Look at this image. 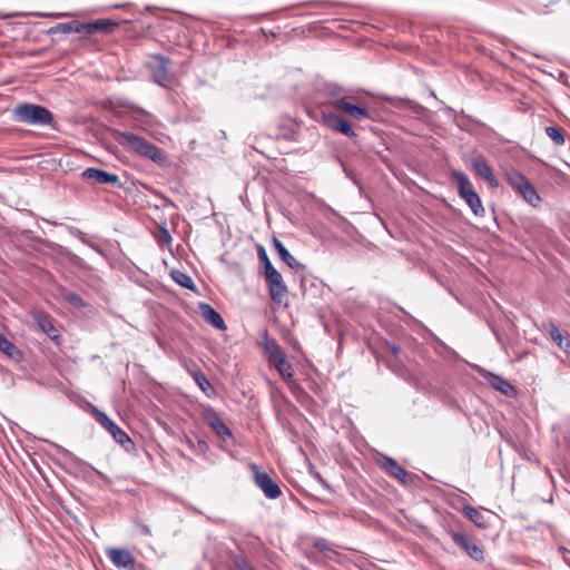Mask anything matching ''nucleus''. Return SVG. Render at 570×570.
I'll use <instances>...</instances> for the list:
<instances>
[{"mask_svg":"<svg viewBox=\"0 0 570 570\" xmlns=\"http://www.w3.org/2000/svg\"><path fill=\"white\" fill-rule=\"evenodd\" d=\"M328 106L335 111H343L356 120L370 119V110L350 101L344 89L336 85H327L324 92Z\"/></svg>","mask_w":570,"mask_h":570,"instance_id":"nucleus-1","label":"nucleus"},{"mask_svg":"<svg viewBox=\"0 0 570 570\" xmlns=\"http://www.w3.org/2000/svg\"><path fill=\"white\" fill-rule=\"evenodd\" d=\"M259 345L267 355L268 363L276 368L284 381L289 382L294 376L293 365L287 361L276 340L269 337L266 330L262 334V342Z\"/></svg>","mask_w":570,"mask_h":570,"instance_id":"nucleus-2","label":"nucleus"},{"mask_svg":"<svg viewBox=\"0 0 570 570\" xmlns=\"http://www.w3.org/2000/svg\"><path fill=\"white\" fill-rule=\"evenodd\" d=\"M13 120L32 126H49L53 121L52 112L43 106L22 102L13 107L11 111Z\"/></svg>","mask_w":570,"mask_h":570,"instance_id":"nucleus-3","label":"nucleus"},{"mask_svg":"<svg viewBox=\"0 0 570 570\" xmlns=\"http://www.w3.org/2000/svg\"><path fill=\"white\" fill-rule=\"evenodd\" d=\"M452 177L458 183L460 197L466 203L475 216L483 217L485 214L484 207L481 198L473 189L469 177L462 171H453Z\"/></svg>","mask_w":570,"mask_h":570,"instance_id":"nucleus-4","label":"nucleus"},{"mask_svg":"<svg viewBox=\"0 0 570 570\" xmlns=\"http://www.w3.org/2000/svg\"><path fill=\"white\" fill-rule=\"evenodd\" d=\"M151 79L165 89H171L176 83V77L170 71V60L161 55H155L153 61L148 62Z\"/></svg>","mask_w":570,"mask_h":570,"instance_id":"nucleus-5","label":"nucleus"},{"mask_svg":"<svg viewBox=\"0 0 570 570\" xmlns=\"http://www.w3.org/2000/svg\"><path fill=\"white\" fill-rule=\"evenodd\" d=\"M320 111L321 122L328 129L337 131L350 138L356 137V132L353 130L352 126L344 118L337 115V111H335L332 106H328L327 99L322 102Z\"/></svg>","mask_w":570,"mask_h":570,"instance_id":"nucleus-6","label":"nucleus"},{"mask_svg":"<svg viewBox=\"0 0 570 570\" xmlns=\"http://www.w3.org/2000/svg\"><path fill=\"white\" fill-rule=\"evenodd\" d=\"M91 413L97 422L112 435L116 442L125 446L126 450L129 449V445H132V441L128 434L121 430L105 412L94 406Z\"/></svg>","mask_w":570,"mask_h":570,"instance_id":"nucleus-7","label":"nucleus"},{"mask_svg":"<svg viewBox=\"0 0 570 570\" xmlns=\"http://www.w3.org/2000/svg\"><path fill=\"white\" fill-rule=\"evenodd\" d=\"M267 284L271 299L276 304H285L287 298V286L283 281L282 274L274 269L271 273L264 275Z\"/></svg>","mask_w":570,"mask_h":570,"instance_id":"nucleus-8","label":"nucleus"},{"mask_svg":"<svg viewBox=\"0 0 570 570\" xmlns=\"http://www.w3.org/2000/svg\"><path fill=\"white\" fill-rule=\"evenodd\" d=\"M254 478L256 485L264 492L268 499H277L281 497L282 491L279 485L266 472L258 470L256 465L253 466Z\"/></svg>","mask_w":570,"mask_h":570,"instance_id":"nucleus-9","label":"nucleus"},{"mask_svg":"<svg viewBox=\"0 0 570 570\" xmlns=\"http://www.w3.org/2000/svg\"><path fill=\"white\" fill-rule=\"evenodd\" d=\"M453 542L460 547L465 553L473 559L474 561H483L484 552L483 549L478 546L473 540H471L468 535L462 532H451L450 533Z\"/></svg>","mask_w":570,"mask_h":570,"instance_id":"nucleus-10","label":"nucleus"},{"mask_svg":"<svg viewBox=\"0 0 570 570\" xmlns=\"http://www.w3.org/2000/svg\"><path fill=\"white\" fill-rule=\"evenodd\" d=\"M33 320L37 323L38 328L45 333L56 344L60 343V332L55 325L53 318L43 312H36Z\"/></svg>","mask_w":570,"mask_h":570,"instance_id":"nucleus-11","label":"nucleus"},{"mask_svg":"<svg viewBox=\"0 0 570 570\" xmlns=\"http://www.w3.org/2000/svg\"><path fill=\"white\" fill-rule=\"evenodd\" d=\"M384 100L393 108L399 109L400 111H411L416 117H422L428 111V109L420 105L419 102L411 100L409 98L401 97H385Z\"/></svg>","mask_w":570,"mask_h":570,"instance_id":"nucleus-12","label":"nucleus"},{"mask_svg":"<svg viewBox=\"0 0 570 570\" xmlns=\"http://www.w3.org/2000/svg\"><path fill=\"white\" fill-rule=\"evenodd\" d=\"M204 419L206 423L209 425V428L224 441H227L228 439H233L232 431L222 421L218 413L209 409L205 412Z\"/></svg>","mask_w":570,"mask_h":570,"instance_id":"nucleus-13","label":"nucleus"},{"mask_svg":"<svg viewBox=\"0 0 570 570\" xmlns=\"http://www.w3.org/2000/svg\"><path fill=\"white\" fill-rule=\"evenodd\" d=\"M381 469H383L390 476H393L406 484L410 482V473L403 469L394 459L383 455L379 461Z\"/></svg>","mask_w":570,"mask_h":570,"instance_id":"nucleus-14","label":"nucleus"},{"mask_svg":"<svg viewBox=\"0 0 570 570\" xmlns=\"http://www.w3.org/2000/svg\"><path fill=\"white\" fill-rule=\"evenodd\" d=\"M106 554L112 564L118 569H134L135 560L131 553L126 549L109 548Z\"/></svg>","mask_w":570,"mask_h":570,"instance_id":"nucleus-15","label":"nucleus"},{"mask_svg":"<svg viewBox=\"0 0 570 570\" xmlns=\"http://www.w3.org/2000/svg\"><path fill=\"white\" fill-rule=\"evenodd\" d=\"M82 177L87 180H92L99 185L118 184L119 177L115 174L105 171L98 168H87L82 173Z\"/></svg>","mask_w":570,"mask_h":570,"instance_id":"nucleus-16","label":"nucleus"},{"mask_svg":"<svg viewBox=\"0 0 570 570\" xmlns=\"http://www.w3.org/2000/svg\"><path fill=\"white\" fill-rule=\"evenodd\" d=\"M202 317L213 327L224 331L226 324L220 314L208 303H199L198 305Z\"/></svg>","mask_w":570,"mask_h":570,"instance_id":"nucleus-17","label":"nucleus"},{"mask_svg":"<svg viewBox=\"0 0 570 570\" xmlns=\"http://www.w3.org/2000/svg\"><path fill=\"white\" fill-rule=\"evenodd\" d=\"M273 247L279 258L292 269L304 271L306 266L299 263L285 247V245L276 237L273 238Z\"/></svg>","mask_w":570,"mask_h":570,"instance_id":"nucleus-18","label":"nucleus"},{"mask_svg":"<svg viewBox=\"0 0 570 570\" xmlns=\"http://www.w3.org/2000/svg\"><path fill=\"white\" fill-rule=\"evenodd\" d=\"M117 141L138 154H142V138L132 132H119Z\"/></svg>","mask_w":570,"mask_h":570,"instance_id":"nucleus-19","label":"nucleus"},{"mask_svg":"<svg viewBox=\"0 0 570 570\" xmlns=\"http://www.w3.org/2000/svg\"><path fill=\"white\" fill-rule=\"evenodd\" d=\"M145 158H149L150 160H153L155 164L159 165V166H165L168 164V158H167V155L166 153L160 149L159 147L150 144V142H147L145 140Z\"/></svg>","mask_w":570,"mask_h":570,"instance_id":"nucleus-20","label":"nucleus"},{"mask_svg":"<svg viewBox=\"0 0 570 570\" xmlns=\"http://www.w3.org/2000/svg\"><path fill=\"white\" fill-rule=\"evenodd\" d=\"M0 352L14 362L22 360V352L7 337L0 334Z\"/></svg>","mask_w":570,"mask_h":570,"instance_id":"nucleus-21","label":"nucleus"},{"mask_svg":"<svg viewBox=\"0 0 570 570\" xmlns=\"http://www.w3.org/2000/svg\"><path fill=\"white\" fill-rule=\"evenodd\" d=\"M529 205L537 207L541 198L530 180L515 190Z\"/></svg>","mask_w":570,"mask_h":570,"instance_id":"nucleus-22","label":"nucleus"},{"mask_svg":"<svg viewBox=\"0 0 570 570\" xmlns=\"http://www.w3.org/2000/svg\"><path fill=\"white\" fill-rule=\"evenodd\" d=\"M489 382L494 390L501 392L505 396H513L517 393L513 385L500 375L492 374Z\"/></svg>","mask_w":570,"mask_h":570,"instance_id":"nucleus-23","label":"nucleus"},{"mask_svg":"<svg viewBox=\"0 0 570 570\" xmlns=\"http://www.w3.org/2000/svg\"><path fill=\"white\" fill-rule=\"evenodd\" d=\"M470 164L471 168L478 176L482 177L483 179L489 178L492 169L490 168L483 156L473 157Z\"/></svg>","mask_w":570,"mask_h":570,"instance_id":"nucleus-24","label":"nucleus"},{"mask_svg":"<svg viewBox=\"0 0 570 570\" xmlns=\"http://www.w3.org/2000/svg\"><path fill=\"white\" fill-rule=\"evenodd\" d=\"M549 335L567 355H570V340L564 337L556 325L550 326Z\"/></svg>","mask_w":570,"mask_h":570,"instance_id":"nucleus-25","label":"nucleus"},{"mask_svg":"<svg viewBox=\"0 0 570 570\" xmlns=\"http://www.w3.org/2000/svg\"><path fill=\"white\" fill-rule=\"evenodd\" d=\"M464 515L479 528H487L488 522L484 515L473 507L466 505L463 508Z\"/></svg>","mask_w":570,"mask_h":570,"instance_id":"nucleus-26","label":"nucleus"},{"mask_svg":"<svg viewBox=\"0 0 570 570\" xmlns=\"http://www.w3.org/2000/svg\"><path fill=\"white\" fill-rule=\"evenodd\" d=\"M505 180L514 190L529 181V179L521 171L515 169H511L505 173Z\"/></svg>","mask_w":570,"mask_h":570,"instance_id":"nucleus-27","label":"nucleus"},{"mask_svg":"<svg viewBox=\"0 0 570 570\" xmlns=\"http://www.w3.org/2000/svg\"><path fill=\"white\" fill-rule=\"evenodd\" d=\"M118 24L111 20L99 19L90 22L91 32H111Z\"/></svg>","mask_w":570,"mask_h":570,"instance_id":"nucleus-28","label":"nucleus"},{"mask_svg":"<svg viewBox=\"0 0 570 570\" xmlns=\"http://www.w3.org/2000/svg\"><path fill=\"white\" fill-rule=\"evenodd\" d=\"M59 293H60V296L70 305H72L75 307H83L85 306L83 299L77 293H75L68 288H65V287H61Z\"/></svg>","mask_w":570,"mask_h":570,"instance_id":"nucleus-29","label":"nucleus"},{"mask_svg":"<svg viewBox=\"0 0 570 570\" xmlns=\"http://www.w3.org/2000/svg\"><path fill=\"white\" fill-rule=\"evenodd\" d=\"M171 276H173V279L177 284H179L181 287L187 288V289H194L195 288L194 281L186 273H183L180 271H174L171 273Z\"/></svg>","mask_w":570,"mask_h":570,"instance_id":"nucleus-30","label":"nucleus"},{"mask_svg":"<svg viewBox=\"0 0 570 570\" xmlns=\"http://www.w3.org/2000/svg\"><path fill=\"white\" fill-rule=\"evenodd\" d=\"M546 134L557 146H562L566 141L563 131L560 127L548 126L546 127Z\"/></svg>","mask_w":570,"mask_h":570,"instance_id":"nucleus-31","label":"nucleus"},{"mask_svg":"<svg viewBox=\"0 0 570 570\" xmlns=\"http://www.w3.org/2000/svg\"><path fill=\"white\" fill-rule=\"evenodd\" d=\"M158 230L155 234L157 242L159 245L169 244L173 240V237L166 227V220H161V224H157Z\"/></svg>","mask_w":570,"mask_h":570,"instance_id":"nucleus-32","label":"nucleus"},{"mask_svg":"<svg viewBox=\"0 0 570 570\" xmlns=\"http://www.w3.org/2000/svg\"><path fill=\"white\" fill-rule=\"evenodd\" d=\"M257 256H258V259H259V262L262 263V265L264 267V275L267 274V273H271L274 269H276L273 266V264H272V262H271V259H269V257H268L264 246L259 245L257 247Z\"/></svg>","mask_w":570,"mask_h":570,"instance_id":"nucleus-33","label":"nucleus"},{"mask_svg":"<svg viewBox=\"0 0 570 570\" xmlns=\"http://www.w3.org/2000/svg\"><path fill=\"white\" fill-rule=\"evenodd\" d=\"M191 376L203 392H206L207 389L212 387L210 382L202 371L197 370L191 372Z\"/></svg>","mask_w":570,"mask_h":570,"instance_id":"nucleus-34","label":"nucleus"},{"mask_svg":"<svg viewBox=\"0 0 570 570\" xmlns=\"http://www.w3.org/2000/svg\"><path fill=\"white\" fill-rule=\"evenodd\" d=\"M58 32L63 33V35H69L71 32H73V21L58 23L57 26L49 29V33H58Z\"/></svg>","mask_w":570,"mask_h":570,"instance_id":"nucleus-35","label":"nucleus"},{"mask_svg":"<svg viewBox=\"0 0 570 570\" xmlns=\"http://www.w3.org/2000/svg\"><path fill=\"white\" fill-rule=\"evenodd\" d=\"M232 562L237 570H249L253 567L243 556H233Z\"/></svg>","mask_w":570,"mask_h":570,"instance_id":"nucleus-36","label":"nucleus"},{"mask_svg":"<svg viewBox=\"0 0 570 570\" xmlns=\"http://www.w3.org/2000/svg\"><path fill=\"white\" fill-rule=\"evenodd\" d=\"M73 32L85 35V36L92 35L91 28H90V22L73 21Z\"/></svg>","mask_w":570,"mask_h":570,"instance_id":"nucleus-37","label":"nucleus"},{"mask_svg":"<svg viewBox=\"0 0 570 570\" xmlns=\"http://www.w3.org/2000/svg\"><path fill=\"white\" fill-rule=\"evenodd\" d=\"M308 472L309 474L320 482V484L326 489L327 491H331V485L328 484V482L322 476V474L315 470V468L313 465L309 466L308 469Z\"/></svg>","mask_w":570,"mask_h":570,"instance_id":"nucleus-38","label":"nucleus"},{"mask_svg":"<svg viewBox=\"0 0 570 570\" xmlns=\"http://www.w3.org/2000/svg\"><path fill=\"white\" fill-rule=\"evenodd\" d=\"M150 212L158 213L159 205H151L149 202L145 200V216H148L149 218L156 220V217H154ZM157 218L159 217L157 216Z\"/></svg>","mask_w":570,"mask_h":570,"instance_id":"nucleus-39","label":"nucleus"},{"mask_svg":"<svg viewBox=\"0 0 570 570\" xmlns=\"http://www.w3.org/2000/svg\"><path fill=\"white\" fill-rule=\"evenodd\" d=\"M197 448L199 452L205 453L208 450V444L205 440L198 439Z\"/></svg>","mask_w":570,"mask_h":570,"instance_id":"nucleus-40","label":"nucleus"},{"mask_svg":"<svg viewBox=\"0 0 570 570\" xmlns=\"http://www.w3.org/2000/svg\"><path fill=\"white\" fill-rule=\"evenodd\" d=\"M484 179L490 184L491 187H494V188L499 187V181L492 171L490 173L489 178H484Z\"/></svg>","mask_w":570,"mask_h":570,"instance_id":"nucleus-41","label":"nucleus"},{"mask_svg":"<svg viewBox=\"0 0 570 570\" xmlns=\"http://www.w3.org/2000/svg\"><path fill=\"white\" fill-rule=\"evenodd\" d=\"M315 548L318 549L320 551H323L326 549V541L323 540V539H320L315 542Z\"/></svg>","mask_w":570,"mask_h":570,"instance_id":"nucleus-42","label":"nucleus"},{"mask_svg":"<svg viewBox=\"0 0 570 570\" xmlns=\"http://www.w3.org/2000/svg\"><path fill=\"white\" fill-rule=\"evenodd\" d=\"M343 170L347 178L352 179L354 183H356L353 173L341 161Z\"/></svg>","mask_w":570,"mask_h":570,"instance_id":"nucleus-43","label":"nucleus"},{"mask_svg":"<svg viewBox=\"0 0 570 570\" xmlns=\"http://www.w3.org/2000/svg\"><path fill=\"white\" fill-rule=\"evenodd\" d=\"M78 234L82 235L81 232L78 230ZM81 238V242L83 244H87L89 245L91 248L96 249L97 252H99L98 247L96 245H94L92 243L88 242L83 236L80 237Z\"/></svg>","mask_w":570,"mask_h":570,"instance_id":"nucleus-44","label":"nucleus"},{"mask_svg":"<svg viewBox=\"0 0 570 570\" xmlns=\"http://www.w3.org/2000/svg\"><path fill=\"white\" fill-rule=\"evenodd\" d=\"M389 347H390V351L392 352L393 355L396 356L399 354L400 347L397 345L392 344V345H389Z\"/></svg>","mask_w":570,"mask_h":570,"instance_id":"nucleus-45","label":"nucleus"},{"mask_svg":"<svg viewBox=\"0 0 570 570\" xmlns=\"http://www.w3.org/2000/svg\"><path fill=\"white\" fill-rule=\"evenodd\" d=\"M492 331H493V333H494V335H495L497 340H498V341H500V334H499L494 328H492Z\"/></svg>","mask_w":570,"mask_h":570,"instance_id":"nucleus-46","label":"nucleus"},{"mask_svg":"<svg viewBox=\"0 0 570 570\" xmlns=\"http://www.w3.org/2000/svg\"><path fill=\"white\" fill-rule=\"evenodd\" d=\"M445 111L449 114L454 112L453 108H451V107H445Z\"/></svg>","mask_w":570,"mask_h":570,"instance_id":"nucleus-47","label":"nucleus"},{"mask_svg":"<svg viewBox=\"0 0 570 570\" xmlns=\"http://www.w3.org/2000/svg\"><path fill=\"white\" fill-rule=\"evenodd\" d=\"M187 443L189 444L190 448H194V443L190 439H187Z\"/></svg>","mask_w":570,"mask_h":570,"instance_id":"nucleus-48","label":"nucleus"},{"mask_svg":"<svg viewBox=\"0 0 570 570\" xmlns=\"http://www.w3.org/2000/svg\"><path fill=\"white\" fill-rule=\"evenodd\" d=\"M65 16H66V13H58V14H56V17H65Z\"/></svg>","mask_w":570,"mask_h":570,"instance_id":"nucleus-49","label":"nucleus"},{"mask_svg":"<svg viewBox=\"0 0 570 570\" xmlns=\"http://www.w3.org/2000/svg\"><path fill=\"white\" fill-rule=\"evenodd\" d=\"M567 444H568V446L570 448V436H569V438H567Z\"/></svg>","mask_w":570,"mask_h":570,"instance_id":"nucleus-50","label":"nucleus"},{"mask_svg":"<svg viewBox=\"0 0 570 570\" xmlns=\"http://www.w3.org/2000/svg\"><path fill=\"white\" fill-rule=\"evenodd\" d=\"M144 531H145V534L149 532L147 527L144 528Z\"/></svg>","mask_w":570,"mask_h":570,"instance_id":"nucleus-51","label":"nucleus"}]
</instances>
